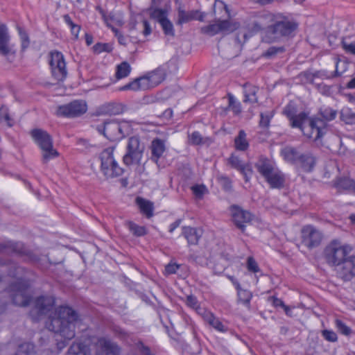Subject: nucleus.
<instances>
[{
  "label": "nucleus",
  "mask_w": 355,
  "mask_h": 355,
  "mask_svg": "<svg viewBox=\"0 0 355 355\" xmlns=\"http://www.w3.org/2000/svg\"><path fill=\"white\" fill-rule=\"evenodd\" d=\"M268 12H252L245 21V28L250 35H255L269 25Z\"/></svg>",
  "instance_id": "15"
},
{
  "label": "nucleus",
  "mask_w": 355,
  "mask_h": 355,
  "mask_svg": "<svg viewBox=\"0 0 355 355\" xmlns=\"http://www.w3.org/2000/svg\"><path fill=\"white\" fill-rule=\"evenodd\" d=\"M213 14L217 18L232 20V15L227 5L223 1L216 0L213 6Z\"/></svg>",
  "instance_id": "23"
},
{
  "label": "nucleus",
  "mask_w": 355,
  "mask_h": 355,
  "mask_svg": "<svg viewBox=\"0 0 355 355\" xmlns=\"http://www.w3.org/2000/svg\"><path fill=\"white\" fill-rule=\"evenodd\" d=\"M92 343L90 339L73 343L69 348L68 352L70 355H90Z\"/></svg>",
  "instance_id": "22"
},
{
  "label": "nucleus",
  "mask_w": 355,
  "mask_h": 355,
  "mask_svg": "<svg viewBox=\"0 0 355 355\" xmlns=\"http://www.w3.org/2000/svg\"><path fill=\"white\" fill-rule=\"evenodd\" d=\"M282 113L288 119L291 128H299L301 131H304L303 124H305L309 119L308 112H301L297 114L296 105L289 103L284 107Z\"/></svg>",
  "instance_id": "14"
},
{
  "label": "nucleus",
  "mask_w": 355,
  "mask_h": 355,
  "mask_svg": "<svg viewBox=\"0 0 355 355\" xmlns=\"http://www.w3.org/2000/svg\"><path fill=\"white\" fill-rule=\"evenodd\" d=\"M49 64L53 77L58 81H63L67 76L66 62L63 54L58 51H51Z\"/></svg>",
  "instance_id": "13"
},
{
  "label": "nucleus",
  "mask_w": 355,
  "mask_h": 355,
  "mask_svg": "<svg viewBox=\"0 0 355 355\" xmlns=\"http://www.w3.org/2000/svg\"><path fill=\"white\" fill-rule=\"evenodd\" d=\"M194 196L198 198H202L205 193L207 191V188L204 184H196L191 187V188Z\"/></svg>",
  "instance_id": "54"
},
{
  "label": "nucleus",
  "mask_w": 355,
  "mask_h": 355,
  "mask_svg": "<svg viewBox=\"0 0 355 355\" xmlns=\"http://www.w3.org/2000/svg\"><path fill=\"white\" fill-rule=\"evenodd\" d=\"M186 303L189 306L193 309H197L199 307L197 297L193 295H190L187 297Z\"/></svg>",
  "instance_id": "62"
},
{
  "label": "nucleus",
  "mask_w": 355,
  "mask_h": 355,
  "mask_svg": "<svg viewBox=\"0 0 355 355\" xmlns=\"http://www.w3.org/2000/svg\"><path fill=\"white\" fill-rule=\"evenodd\" d=\"M147 74L150 77L151 83L154 87L160 84L166 77L165 69L162 67H159L156 69L148 72Z\"/></svg>",
  "instance_id": "30"
},
{
  "label": "nucleus",
  "mask_w": 355,
  "mask_h": 355,
  "mask_svg": "<svg viewBox=\"0 0 355 355\" xmlns=\"http://www.w3.org/2000/svg\"><path fill=\"white\" fill-rule=\"evenodd\" d=\"M315 87L318 91L324 96H330L333 94V85H327L324 83H321L316 84Z\"/></svg>",
  "instance_id": "52"
},
{
  "label": "nucleus",
  "mask_w": 355,
  "mask_h": 355,
  "mask_svg": "<svg viewBox=\"0 0 355 355\" xmlns=\"http://www.w3.org/2000/svg\"><path fill=\"white\" fill-rule=\"evenodd\" d=\"M136 80L137 83V85L138 90H146L151 87H154V86H153V84L151 83L150 77L148 76L147 73L143 76H140L136 78Z\"/></svg>",
  "instance_id": "43"
},
{
  "label": "nucleus",
  "mask_w": 355,
  "mask_h": 355,
  "mask_svg": "<svg viewBox=\"0 0 355 355\" xmlns=\"http://www.w3.org/2000/svg\"><path fill=\"white\" fill-rule=\"evenodd\" d=\"M334 187L338 189L355 191V180L345 177L339 178L335 181Z\"/></svg>",
  "instance_id": "31"
},
{
  "label": "nucleus",
  "mask_w": 355,
  "mask_h": 355,
  "mask_svg": "<svg viewBox=\"0 0 355 355\" xmlns=\"http://www.w3.org/2000/svg\"><path fill=\"white\" fill-rule=\"evenodd\" d=\"M273 112H266L260 114L259 126L263 128H268L270 126V123L273 117Z\"/></svg>",
  "instance_id": "48"
},
{
  "label": "nucleus",
  "mask_w": 355,
  "mask_h": 355,
  "mask_svg": "<svg viewBox=\"0 0 355 355\" xmlns=\"http://www.w3.org/2000/svg\"><path fill=\"white\" fill-rule=\"evenodd\" d=\"M285 51L284 46H270L263 53V56L267 58H271L278 53Z\"/></svg>",
  "instance_id": "50"
},
{
  "label": "nucleus",
  "mask_w": 355,
  "mask_h": 355,
  "mask_svg": "<svg viewBox=\"0 0 355 355\" xmlns=\"http://www.w3.org/2000/svg\"><path fill=\"white\" fill-rule=\"evenodd\" d=\"M208 323L215 329L220 332H225L227 328L222 323V322L214 316L213 314L209 313L207 316Z\"/></svg>",
  "instance_id": "42"
},
{
  "label": "nucleus",
  "mask_w": 355,
  "mask_h": 355,
  "mask_svg": "<svg viewBox=\"0 0 355 355\" xmlns=\"http://www.w3.org/2000/svg\"><path fill=\"white\" fill-rule=\"evenodd\" d=\"M321 334L322 337L329 342L334 343L338 340L337 334L332 330L324 329Z\"/></svg>",
  "instance_id": "56"
},
{
  "label": "nucleus",
  "mask_w": 355,
  "mask_h": 355,
  "mask_svg": "<svg viewBox=\"0 0 355 355\" xmlns=\"http://www.w3.org/2000/svg\"><path fill=\"white\" fill-rule=\"evenodd\" d=\"M182 235L187 241L188 245H197L202 237V230L191 226H183Z\"/></svg>",
  "instance_id": "20"
},
{
  "label": "nucleus",
  "mask_w": 355,
  "mask_h": 355,
  "mask_svg": "<svg viewBox=\"0 0 355 355\" xmlns=\"http://www.w3.org/2000/svg\"><path fill=\"white\" fill-rule=\"evenodd\" d=\"M254 166L264 178L274 171V167L270 159L263 156L259 157Z\"/></svg>",
  "instance_id": "26"
},
{
  "label": "nucleus",
  "mask_w": 355,
  "mask_h": 355,
  "mask_svg": "<svg viewBox=\"0 0 355 355\" xmlns=\"http://www.w3.org/2000/svg\"><path fill=\"white\" fill-rule=\"evenodd\" d=\"M0 112H1V120L2 119V118H3L5 121L7 123V125L9 127H12L13 125V120L10 116L7 109L2 107L0 109Z\"/></svg>",
  "instance_id": "58"
},
{
  "label": "nucleus",
  "mask_w": 355,
  "mask_h": 355,
  "mask_svg": "<svg viewBox=\"0 0 355 355\" xmlns=\"http://www.w3.org/2000/svg\"><path fill=\"white\" fill-rule=\"evenodd\" d=\"M35 346L32 343H24L19 346L15 355H36Z\"/></svg>",
  "instance_id": "39"
},
{
  "label": "nucleus",
  "mask_w": 355,
  "mask_h": 355,
  "mask_svg": "<svg viewBox=\"0 0 355 355\" xmlns=\"http://www.w3.org/2000/svg\"><path fill=\"white\" fill-rule=\"evenodd\" d=\"M189 142L191 145L198 146L205 143L202 135L198 131H194L189 135Z\"/></svg>",
  "instance_id": "49"
},
{
  "label": "nucleus",
  "mask_w": 355,
  "mask_h": 355,
  "mask_svg": "<svg viewBox=\"0 0 355 355\" xmlns=\"http://www.w3.org/2000/svg\"><path fill=\"white\" fill-rule=\"evenodd\" d=\"M78 320V314L69 306H61L49 315L48 329L66 340L75 337V323Z\"/></svg>",
  "instance_id": "2"
},
{
  "label": "nucleus",
  "mask_w": 355,
  "mask_h": 355,
  "mask_svg": "<svg viewBox=\"0 0 355 355\" xmlns=\"http://www.w3.org/2000/svg\"><path fill=\"white\" fill-rule=\"evenodd\" d=\"M31 136L42 151V161L44 164L59 156V153L53 148V139L46 131L35 128L31 130Z\"/></svg>",
  "instance_id": "7"
},
{
  "label": "nucleus",
  "mask_w": 355,
  "mask_h": 355,
  "mask_svg": "<svg viewBox=\"0 0 355 355\" xmlns=\"http://www.w3.org/2000/svg\"><path fill=\"white\" fill-rule=\"evenodd\" d=\"M340 120L348 125L355 124V113L350 108L345 107L340 112Z\"/></svg>",
  "instance_id": "40"
},
{
  "label": "nucleus",
  "mask_w": 355,
  "mask_h": 355,
  "mask_svg": "<svg viewBox=\"0 0 355 355\" xmlns=\"http://www.w3.org/2000/svg\"><path fill=\"white\" fill-rule=\"evenodd\" d=\"M55 305V299L49 296H40L35 301L34 308L39 315H46L52 311Z\"/></svg>",
  "instance_id": "19"
},
{
  "label": "nucleus",
  "mask_w": 355,
  "mask_h": 355,
  "mask_svg": "<svg viewBox=\"0 0 355 355\" xmlns=\"http://www.w3.org/2000/svg\"><path fill=\"white\" fill-rule=\"evenodd\" d=\"M112 48L108 43H97L93 46V51L95 53H101L102 52H110Z\"/></svg>",
  "instance_id": "55"
},
{
  "label": "nucleus",
  "mask_w": 355,
  "mask_h": 355,
  "mask_svg": "<svg viewBox=\"0 0 355 355\" xmlns=\"http://www.w3.org/2000/svg\"><path fill=\"white\" fill-rule=\"evenodd\" d=\"M150 17L159 24L168 18L167 12L162 8H155L150 13Z\"/></svg>",
  "instance_id": "47"
},
{
  "label": "nucleus",
  "mask_w": 355,
  "mask_h": 355,
  "mask_svg": "<svg viewBox=\"0 0 355 355\" xmlns=\"http://www.w3.org/2000/svg\"><path fill=\"white\" fill-rule=\"evenodd\" d=\"M238 302L243 304L247 308L250 307V302L252 298V293L247 289L241 288L237 291Z\"/></svg>",
  "instance_id": "36"
},
{
  "label": "nucleus",
  "mask_w": 355,
  "mask_h": 355,
  "mask_svg": "<svg viewBox=\"0 0 355 355\" xmlns=\"http://www.w3.org/2000/svg\"><path fill=\"white\" fill-rule=\"evenodd\" d=\"M230 210L234 225L244 234L246 230V225L252 222L254 215L250 211L243 209L237 205H231Z\"/></svg>",
  "instance_id": "16"
},
{
  "label": "nucleus",
  "mask_w": 355,
  "mask_h": 355,
  "mask_svg": "<svg viewBox=\"0 0 355 355\" xmlns=\"http://www.w3.org/2000/svg\"><path fill=\"white\" fill-rule=\"evenodd\" d=\"M136 202L140 209V211L148 218L153 216L154 205L151 201L141 197H137L136 198Z\"/></svg>",
  "instance_id": "29"
},
{
  "label": "nucleus",
  "mask_w": 355,
  "mask_h": 355,
  "mask_svg": "<svg viewBox=\"0 0 355 355\" xmlns=\"http://www.w3.org/2000/svg\"><path fill=\"white\" fill-rule=\"evenodd\" d=\"M137 80H136V78L128 83V84L122 86V87H119L118 89V91H128V90H131V91H138V88H137Z\"/></svg>",
  "instance_id": "59"
},
{
  "label": "nucleus",
  "mask_w": 355,
  "mask_h": 355,
  "mask_svg": "<svg viewBox=\"0 0 355 355\" xmlns=\"http://www.w3.org/2000/svg\"><path fill=\"white\" fill-rule=\"evenodd\" d=\"M234 146L236 150L245 151L249 147V143L246 139V133L243 130L239 132L238 135L234 139Z\"/></svg>",
  "instance_id": "32"
},
{
  "label": "nucleus",
  "mask_w": 355,
  "mask_h": 355,
  "mask_svg": "<svg viewBox=\"0 0 355 355\" xmlns=\"http://www.w3.org/2000/svg\"><path fill=\"white\" fill-rule=\"evenodd\" d=\"M217 180L219 184L225 192L230 193L233 191L232 181L229 177L220 175L218 176Z\"/></svg>",
  "instance_id": "44"
},
{
  "label": "nucleus",
  "mask_w": 355,
  "mask_h": 355,
  "mask_svg": "<svg viewBox=\"0 0 355 355\" xmlns=\"http://www.w3.org/2000/svg\"><path fill=\"white\" fill-rule=\"evenodd\" d=\"M113 152L114 148L110 147L103 150L99 155L101 170L107 178L121 176L124 172L123 168L120 167L114 159Z\"/></svg>",
  "instance_id": "8"
},
{
  "label": "nucleus",
  "mask_w": 355,
  "mask_h": 355,
  "mask_svg": "<svg viewBox=\"0 0 355 355\" xmlns=\"http://www.w3.org/2000/svg\"><path fill=\"white\" fill-rule=\"evenodd\" d=\"M300 237L302 244L309 250H312L321 245L324 234L314 225H306L301 229Z\"/></svg>",
  "instance_id": "11"
},
{
  "label": "nucleus",
  "mask_w": 355,
  "mask_h": 355,
  "mask_svg": "<svg viewBox=\"0 0 355 355\" xmlns=\"http://www.w3.org/2000/svg\"><path fill=\"white\" fill-rule=\"evenodd\" d=\"M258 91V88L250 85L245 84L244 85V102H250V103H256L257 102V98L256 96V94Z\"/></svg>",
  "instance_id": "33"
},
{
  "label": "nucleus",
  "mask_w": 355,
  "mask_h": 355,
  "mask_svg": "<svg viewBox=\"0 0 355 355\" xmlns=\"http://www.w3.org/2000/svg\"><path fill=\"white\" fill-rule=\"evenodd\" d=\"M126 226L135 236L141 237L148 234V230L146 227L140 226L132 221H128Z\"/></svg>",
  "instance_id": "34"
},
{
  "label": "nucleus",
  "mask_w": 355,
  "mask_h": 355,
  "mask_svg": "<svg viewBox=\"0 0 355 355\" xmlns=\"http://www.w3.org/2000/svg\"><path fill=\"white\" fill-rule=\"evenodd\" d=\"M17 31L21 42V49L22 51H25L30 44L29 37L21 27L17 26Z\"/></svg>",
  "instance_id": "51"
},
{
  "label": "nucleus",
  "mask_w": 355,
  "mask_h": 355,
  "mask_svg": "<svg viewBox=\"0 0 355 355\" xmlns=\"http://www.w3.org/2000/svg\"><path fill=\"white\" fill-rule=\"evenodd\" d=\"M336 327L338 331L345 336H349L352 333L351 328L340 320H336Z\"/></svg>",
  "instance_id": "53"
},
{
  "label": "nucleus",
  "mask_w": 355,
  "mask_h": 355,
  "mask_svg": "<svg viewBox=\"0 0 355 355\" xmlns=\"http://www.w3.org/2000/svg\"><path fill=\"white\" fill-rule=\"evenodd\" d=\"M308 126L303 124L304 131H301L304 136L313 141L321 139L325 135L328 130L327 123L320 117H312L307 120Z\"/></svg>",
  "instance_id": "12"
},
{
  "label": "nucleus",
  "mask_w": 355,
  "mask_h": 355,
  "mask_svg": "<svg viewBox=\"0 0 355 355\" xmlns=\"http://www.w3.org/2000/svg\"><path fill=\"white\" fill-rule=\"evenodd\" d=\"M145 146L138 136H132L128 139L126 152L123 157V162L126 166L141 163Z\"/></svg>",
  "instance_id": "10"
},
{
  "label": "nucleus",
  "mask_w": 355,
  "mask_h": 355,
  "mask_svg": "<svg viewBox=\"0 0 355 355\" xmlns=\"http://www.w3.org/2000/svg\"><path fill=\"white\" fill-rule=\"evenodd\" d=\"M319 114L322 118V119L327 123V121L336 119L337 111L329 107H323L320 109Z\"/></svg>",
  "instance_id": "41"
},
{
  "label": "nucleus",
  "mask_w": 355,
  "mask_h": 355,
  "mask_svg": "<svg viewBox=\"0 0 355 355\" xmlns=\"http://www.w3.org/2000/svg\"><path fill=\"white\" fill-rule=\"evenodd\" d=\"M198 12V10H191L187 12L183 9L182 6H180L178 8V19L175 22L176 24L178 26H182V24L196 19V15Z\"/></svg>",
  "instance_id": "28"
},
{
  "label": "nucleus",
  "mask_w": 355,
  "mask_h": 355,
  "mask_svg": "<svg viewBox=\"0 0 355 355\" xmlns=\"http://www.w3.org/2000/svg\"><path fill=\"white\" fill-rule=\"evenodd\" d=\"M247 268L250 272L257 273L260 271L259 267L252 257H249L247 259Z\"/></svg>",
  "instance_id": "57"
},
{
  "label": "nucleus",
  "mask_w": 355,
  "mask_h": 355,
  "mask_svg": "<svg viewBox=\"0 0 355 355\" xmlns=\"http://www.w3.org/2000/svg\"><path fill=\"white\" fill-rule=\"evenodd\" d=\"M180 268V264L176 263H169L165 266V271L168 275H172L176 273Z\"/></svg>",
  "instance_id": "61"
},
{
  "label": "nucleus",
  "mask_w": 355,
  "mask_h": 355,
  "mask_svg": "<svg viewBox=\"0 0 355 355\" xmlns=\"http://www.w3.org/2000/svg\"><path fill=\"white\" fill-rule=\"evenodd\" d=\"M11 268L14 270H10L8 275L18 279L17 281L10 283L8 287L12 303L19 306H27L29 305L32 297L28 293V283L26 280L18 277L23 268L17 266L15 263H11Z\"/></svg>",
  "instance_id": "4"
},
{
  "label": "nucleus",
  "mask_w": 355,
  "mask_h": 355,
  "mask_svg": "<svg viewBox=\"0 0 355 355\" xmlns=\"http://www.w3.org/2000/svg\"><path fill=\"white\" fill-rule=\"evenodd\" d=\"M10 42V35L8 34L7 26L2 24H0V54L7 55L10 51L8 46Z\"/></svg>",
  "instance_id": "27"
},
{
  "label": "nucleus",
  "mask_w": 355,
  "mask_h": 355,
  "mask_svg": "<svg viewBox=\"0 0 355 355\" xmlns=\"http://www.w3.org/2000/svg\"><path fill=\"white\" fill-rule=\"evenodd\" d=\"M96 130L112 141H120L129 135L131 126L127 122L106 120L96 126Z\"/></svg>",
  "instance_id": "6"
},
{
  "label": "nucleus",
  "mask_w": 355,
  "mask_h": 355,
  "mask_svg": "<svg viewBox=\"0 0 355 355\" xmlns=\"http://www.w3.org/2000/svg\"><path fill=\"white\" fill-rule=\"evenodd\" d=\"M127 107L120 102H110L103 105L101 108V113L104 115H119L125 112Z\"/></svg>",
  "instance_id": "21"
},
{
  "label": "nucleus",
  "mask_w": 355,
  "mask_h": 355,
  "mask_svg": "<svg viewBox=\"0 0 355 355\" xmlns=\"http://www.w3.org/2000/svg\"><path fill=\"white\" fill-rule=\"evenodd\" d=\"M269 23L267 33L272 35L275 38L288 37L297 28V24L281 13H271L268 15Z\"/></svg>",
  "instance_id": "5"
},
{
  "label": "nucleus",
  "mask_w": 355,
  "mask_h": 355,
  "mask_svg": "<svg viewBox=\"0 0 355 355\" xmlns=\"http://www.w3.org/2000/svg\"><path fill=\"white\" fill-rule=\"evenodd\" d=\"M159 24L162 28L164 35L171 37L175 36V30L173 28V24L168 19V18H167L164 21H162L161 23H159Z\"/></svg>",
  "instance_id": "46"
},
{
  "label": "nucleus",
  "mask_w": 355,
  "mask_h": 355,
  "mask_svg": "<svg viewBox=\"0 0 355 355\" xmlns=\"http://www.w3.org/2000/svg\"><path fill=\"white\" fill-rule=\"evenodd\" d=\"M228 105L224 109V112H227L232 110L235 115H238L241 112V105L240 102L236 101L233 94L231 93L227 94Z\"/></svg>",
  "instance_id": "35"
},
{
  "label": "nucleus",
  "mask_w": 355,
  "mask_h": 355,
  "mask_svg": "<svg viewBox=\"0 0 355 355\" xmlns=\"http://www.w3.org/2000/svg\"><path fill=\"white\" fill-rule=\"evenodd\" d=\"M266 181L272 189H282L284 187L285 178L280 171H273L265 178Z\"/></svg>",
  "instance_id": "25"
},
{
  "label": "nucleus",
  "mask_w": 355,
  "mask_h": 355,
  "mask_svg": "<svg viewBox=\"0 0 355 355\" xmlns=\"http://www.w3.org/2000/svg\"><path fill=\"white\" fill-rule=\"evenodd\" d=\"M87 105L83 101H73L68 104L60 105L57 110V115L68 118L78 117L85 114Z\"/></svg>",
  "instance_id": "17"
},
{
  "label": "nucleus",
  "mask_w": 355,
  "mask_h": 355,
  "mask_svg": "<svg viewBox=\"0 0 355 355\" xmlns=\"http://www.w3.org/2000/svg\"><path fill=\"white\" fill-rule=\"evenodd\" d=\"M352 248L342 245L338 240L331 241L324 250V258L330 266L336 267L338 277L350 281L355 276V256H348Z\"/></svg>",
  "instance_id": "1"
},
{
  "label": "nucleus",
  "mask_w": 355,
  "mask_h": 355,
  "mask_svg": "<svg viewBox=\"0 0 355 355\" xmlns=\"http://www.w3.org/2000/svg\"><path fill=\"white\" fill-rule=\"evenodd\" d=\"M151 159L157 162L166 150L165 141L159 138L154 139L150 145Z\"/></svg>",
  "instance_id": "24"
},
{
  "label": "nucleus",
  "mask_w": 355,
  "mask_h": 355,
  "mask_svg": "<svg viewBox=\"0 0 355 355\" xmlns=\"http://www.w3.org/2000/svg\"><path fill=\"white\" fill-rule=\"evenodd\" d=\"M240 26V23L236 20L216 17L215 23L201 27L200 32L209 36H214L218 33L228 35L238 30Z\"/></svg>",
  "instance_id": "9"
},
{
  "label": "nucleus",
  "mask_w": 355,
  "mask_h": 355,
  "mask_svg": "<svg viewBox=\"0 0 355 355\" xmlns=\"http://www.w3.org/2000/svg\"><path fill=\"white\" fill-rule=\"evenodd\" d=\"M92 343L96 349L95 355H120L119 346L108 338H98Z\"/></svg>",
  "instance_id": "18"
},
{
  "label": "nucleus",
  "mask_w": 355,
  "mask_h": 355,
  "mask_svg": "<svg viewBox=\"0 0 355 355\" xmlns=\"http://www.w3.org/2000/svg\"><path fill=\"white\" fill-rule=\"evenodd\" d=\"M240 173L244 176L245 182H249L252 174V169L250 165L247 166L246 168H245V170L241 171Z\"/></svg>",
  "instance_id": "64"
},
{
  "label": "nucleus",
  "mask_w": 355,
  "mask_h": 355,
  "mask_svg": "<svg viewBox=\"0 0 355 355\" xmlns=\"http://www.w3.org/2000/svg\"><path fill=\"white\" fill-rule=\"evenodd\" d=\"M342 46L346 53L355 55V42L347 44L346 42L343 41Z\"/></svg>",
  "instance_id": "63"
},
{
  "label": "nucleus",
  "mask_w": 355,
  "mask_h": 355,
  "mask_svg": "<svg viewBox=\"0 0 355 355\" xmlns=\"http://www.w3.org/2000/svg\"><path fill=\"white\" fill-rule=\"evenodd\" d=\"M131 71L130 65L128 62H122L118 64L116 69V78L121 79L127 77Z\"/></svg>",
  "instance_id": "38"
},
{
  "label": "nucleus",
  "mask_w": 355,
  "mask_h": 355,
  "mask_svg": "<svg viewBox=\"0 0 355 355\" xmlns=\"http://www.w3.org/2000/svg\"><path fill=\"white\" fill-rule=\"evenodd\" d=\"M228 164L231 166L232 168L241 171L242 170H245L247 166H250L249 164L243 163V161L234 154H232L231 156L227 159Z\"/></svg>",
  "instance_id": "37"
},
{
  "label": "nucleus",
  "mask_w": 355,
  "mask_h": 355,
  "mask_svg": "<svg viewBox=\"0 0 355 355\" xmlns=\"http://www.w3.org/2000/svg\"><path fill=\"white\" fill-rule=\"evenodd\" d=\"M284 159L296 166L300 171L306 173L314 171L318 157L311 151L301 153L293 146H286L281 150Z\"/></svg>",
  "instance_id": "3"
},
{
  "label": "nucleus",
  "mask_w": 355,
  "mask_h": 355,
  "mask_svg": "<svg viewBox=\"0 0 355 355\" xmlns=\"http://www.w3.org/2000/svg\"><path fill=\"white\" fill-rule=\"evenodd\" d=\"M64 21L69 26L71 34L74 36L76 40L78 37V34L80 31V26L73 23L70 16L67 14L63 16Z\"/></svg>",
  "instance_id": "45"
},
{
  "label": "nucleus",
  "mask_w": 355,
  "mask_h": 355,
  "mask_svg": "<svg viewBox=\"0 0 355 355\" xmlns=\"http://www.w3.org/2000/svg\"><path fill=\"white\" fill-rule=\"evenodd\" d=\"M272 305L275 306V307H282L284 309L285 313L286 314L288 313V311H290V309L288 306H286L284 302L281 300V299H279L277 297H272Z\"/></svg>",
  "instance_id": "60"
}]
</instances>
